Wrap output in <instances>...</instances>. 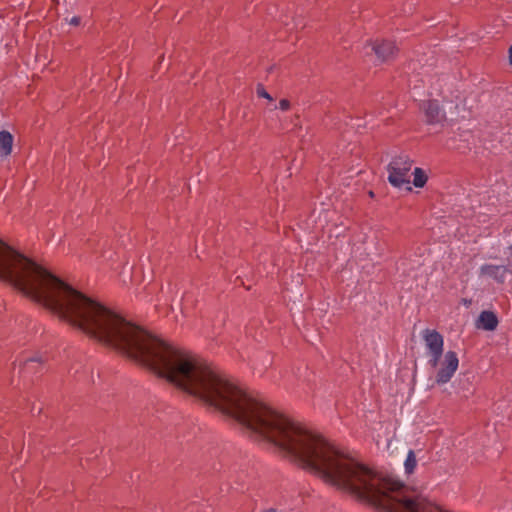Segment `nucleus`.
<instances>
[{"mask_svg":"<svg viewBox=\"0 0 512 512\" xmlns=\"http://www.w3.org/2000/svg\"><path fill=\"white\" fill-rule=\"evenodd\" d=\"M42 361H43L42 357H40V356H36V357H32V358L26 359L25 363H24V370H25V372H27V373L34 372V369H33L34 363H41Z\"/></svg>","mask_w":512,"mask_h":512,"instance_id":"12","label":"nucleus"},{"mask_svg":"<svg viewBox=\"0 0 512 512\" xmlns=\"http://www.w3.org/2000/svg\"><path fill=\"white\" fill-rule=\"evenodd\" d=\"M440 365L437 374H436V383L437 384H445L451 380L453 375L458 369L459 360L458 356L454 351H448L445 353L443 360L440 362Z\"/></svg>","mask_w":512,"mask_h":512,"instance_id":"3","label":"nucleus"},{"mask_svg":"<svg viewBox=\"0 0 512 512\" xmlns=\"http://www.w3.org/2000/svg\"><path fill=\"white\" fill-rule=\"evenodd\" d=\"M371 50L375 53L380 62L390 60L396 54V47L391 41H376L372 43Z\"/></svg>","mask_w":512,"mask_h":512,"instance_id":"4","label":"nucleus"},{"mask_svg":"<svg viewBox=\"0 0 512 512\" xmlns=\"http://www.w3.org/2000/svg\"><path fill=\"white\" fill-rule=\"evenodd\" d=\"M498 326V318L491 311H483L477 319V327L486 331H493Z\"/></svg>","mask_w":512,"mask_h":512,"instance_id":"7","label":"nucleus"},{"mask_svg":"<svg viewBox=\"0 0 512 512\" xmlns=\"http://www.w3.org/2000/svg\"><path fill=\"white\" fill-rule=\"evenodd\" d=\"M290 107V103L288 100L286 99H282L280 102H279V108L283 111L285 110H288Z\"/></svg>","mask_w":512,"mask_h":512,"instance_id":"13","label":"nucleus"},{"mask_svg":"<svg viewBox=\"0 0 512 512\" xmlns=\"http://www.w3.org/2000/svg\"><path fill=\"white\" fill-rule=\"evenodd\" d=\"M412 161L406 155H399L391 160L388 165V181L399 189L411 190Z\"/></svg>","mask_w":512,"mask_h":512,"instance_id":"1","label":"nucleus"},{"mask_svg":"<svg viewBox=\"0 0 512 512\" xmlns=\"http://www.w3.org/2000/svg\"><path fill=\"white\" fill-rule=\"evenodd\" d=\"M423 339L429 357L428 363L432 368H437L443 354V337L437 331L427 329L423 332Z\"/></svg>","mask_w":512,"mask_h":512,"instance_id":"2","label":"nucleus"},{"mask_svg":"<svg viewBox=\"0 0 512 512\" xmlns=\"http://www.w3.org/2000/svg\"><path fill=\"white\" fill-rule=\"evenodd\" d=\"M509 62H510V65L512 66V45L509 48Z\"/></svg>","mask_w":512,"mask_h":512,"instance_id":"15","label":"nucleus"},{"mask_svg":"<svg viewBox=\"0 0 512 512\" xmlns=\"http://www.w3.org/2000/svg\"><path fill=\"white\" fill-rule=\"evenodd\" d=\"M258 98L266 100L265 109L268 111H274L277 109V105L273 97L260 85H258Z\"/></svg>","mask_w":512,"mask_h":512,"instance_id":"9","label":"nucleus"},{"mask_svg":"<svg viewBox=\"0 0 512 512\" xmlns=\"http://www.w3.org/2000/svg\"><path fill=\"white\" fill-rule=\"evenodd\" d=\"M416 466H417L416 456L412 450H409V452L406 456L405 462H404L405 472L407 474L413 473Z\"/></svg>","mask_w":512,"mask_h":512,"instance_id":"10","label":"nucleus"},{"mask_svg":"<svg viewBox=\"0 0 512 512\" xmlns=\"http://www.w3.org/2000/svg\"><path fill=\"white\" fill-rule=\"evenodd\" d=\"M481 273L502 283L505 281L509 271L505 266L502 265L487 264L481 267Z\"/></svg>","mask_w":512,"mask_h":512,"instance_id":"6","label":"nucleus"},{"mask_svg":"<svg viewBox=\"0 0 512 512\" xmlns=\"http://www.w3.org/2000/svg\"><path fill=\"white\" fill-rule=\"evenodd\" d=\"M13 136L8 131H0V155L8 156L12 151Z\"/></svg>","mask_w":512,"mask_h":512,"instance_id":"8","label":"nucleus"},{"mask_svg":"<svg viewBox=\"0 0 512 512\" xmlns=\"http://www.w3.org/2000/svg\"><path fill=\"white\" fill-rule=\"evenodd\" d=\"M414 176L413 178V184L416 187H423L427 181V177L422 169L415 168L414 172L411 174Z\"/></svg>","mask_w":512,"mask_h":512,"instance_id":"11","label":"nucleus"},{"mask_svg":"<svg viewBox=\"0 0 512 512\" xmlns=\"http://www.w3.org/2000/svg\"><path fill=\"white\" fill-rule=\"evenodd\" d=\"M81 22V19L80 17L78 16H73L70 20H69V24L70 25H73V26H78Z\"/></svg>","mask_w":512,"mask_h":512,"instance_id":"14","label":"nucleus"},{"mask_svg":"<svg viewBox=\"0 0 512 512\" xmlns=\"http://www.w3.org/2000/svg\"><path fill=\"white\" fill-rule=\"evenodd\" d=\"M426 120L430 124L440 123L445 119V112L435 100H429L423 104Z\"/></svg>","mask_w":512,"mask_h":512,"instance_id":"5","label":"nucleus"},{"mask_svg":"<svg viewBox=\"0 0 512 512\" xmlns=\"http://www.w3.org/2000/svg\"><path fill=\"white\" fill-rule=\"evenodd\" d=\"M265 512H275V510L274 509H270V510H267Z\"/></svg>","mask_w":512,"mask_h":512,"instance_id":"16","label":"nucleus"}]
</instances>
